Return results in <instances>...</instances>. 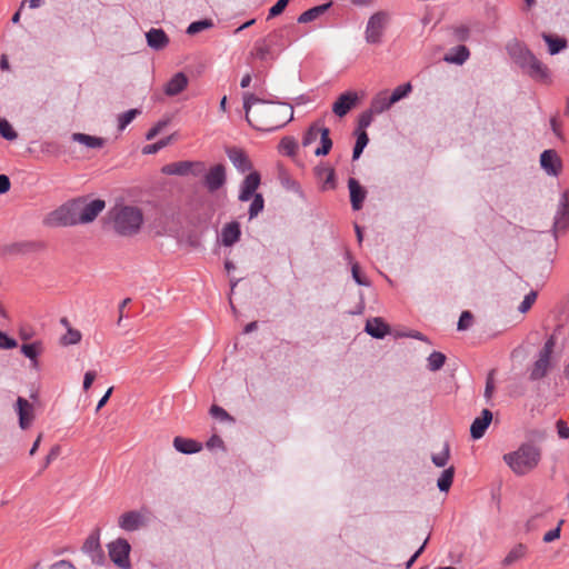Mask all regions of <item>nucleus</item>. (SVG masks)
Segmentation results:
<instances>
[{
	"label": "nucleus",
	"mask_w": 569,
	"mask_h": 569,
	"mask_svg": "<svg viewBox=\"0 0 569 569\" xmlns=\"http://www.w3.org/2000/svg\"><path fill=\"white\" fill-rule=\"evenodd\" d=\"M173 447L177 451L187 455L199 452L202 448L198 441L183 437H176L173 439Z\"/></svg>",
	"instance_id": "obj_27"
},
{
	"label": "nucleus",
	"mask_w": 569,
	"mask_h": 569,
	"mask_svg": "<svg viewBox=\"0 0 569 569\" xmlns=\"http://www.w3.org/2000/svg\"><path fill=\"white\" fill-rule=\"evenodd\" d=\"M510 54L513 60L519 64V67L523 70L533 61L536 56L523 44L516 42L510 48Z\"/></svg>",
	"instance_id": "obj_19"
},
{
	"label": "nucleus",
	"mask_w": 569,
	"mask_h": 569,
	"mask_svg": "<svg viewBox=\"0 0 569 569\" xmlns=\"http://www.w3.org/2000/svg\"><path fill=\"white\" fill-rule=\"evenodd\" d=\"M536 299H537V292L533 290L530 291L528 295L525 296L522 302L518 307L519 311L522 313L527 312L532 307Z\"/></svg>",
	"instance_id": "obj_53"
},
{
	"label": "nucleus",
	"mask_w": 569,
	"mask_h": 569,
	"mask_svg": "<svg viewBox=\"0 0 569 569\" xmlns=\"http://www.w3.org/2000/svg\"><path fill=\"white\" fill-rule=\"evenodd\" d=\"M350 202L353 210H360L367 196V191L355 178L348 180Z\"/></svg>",
	"instance_id": "obj_20"
},
{
	"label": "nucleus",
	"mask_w": 569,
	"mask_h": 569,
	"mask_svg": "<svg viewBox=\"0 0 569 569\" xmlns=\"http://www.w3.org/2000/svg\"><path fill=\"white\" fill-rule=\"evenodd\" d=\"M109 557L114 565L121 569H130L131 563L129 555L131 551L130 543L124 538H118L117 540L108 545Z\"/></svg>",
	"instance_id": "obj_6"
},
{
	"label": "nucleus",
	"mask_w": 569,
	"mask_h": 569,
	"mask_svg": "<svg viewBox=\"0 0 569 569\" xmlns=\"http://www.w3.org/2000/svg\"><path fill=\"white\" fill-rule=\"evenodd\" d=\"M540 164L541 168L553 177H558L562 169V162L558 153L548 149L545 150L540 156Z\"/></svg>",
	"instance_id": "obj_13"
},
{
	"label": "nucleus",
	"mask_w": 569,
	"mask_h": 569,
	"mask_svg": "<svg viewBox=\"0 0 569 569\" xmlns=\"http://www.w3.org/2000/svg\"><path fill=\"white\" fill-rule=\"evenodd\" d=\"M50 569H76L69 560H59L51 565Z\"/></svg>",
	"instance_id": "obj_64"
},
{
	"label": "nucleus",
	"mask_w": 569,
	"mask_h": 569,
	"mask_svg": "<svg viewBox=\"0 0 569 569\" xmlns=\"http://www.w3.org/2000/svg\"><path fill=\"white\" fill-rule=\"evenodd\" d=\"M532 79L541 82L549 81V69L537 57L525 70Z\"/></svg>",
	"instance_id": "obj_25"
},
{
	"label": "nucleus",
	"mask_w": 569,
	"mask_h": 569,
	"mask_svg": "<svg viewBox=\"0 0 569 569\" xmlns=\"http://www.w3.org/2000/svg\"><path fill=\"white\" fill-rule=\"evenodd\" d=\"M17 412L19 416L20 428H29L34 418L32 405L27 399L19 397L17 399Z\"/></svg>",
	"instance_id": "obj_18"
},
{
	"label": "nucleus",
	"mask_w": 569,
	"mask_h": 569,
	"mask_svg": "<svg viewBox=\"0 0 569 569\" xmlns=\"http://www.w3.org/2000/svg\"><path fill=\"white\" fill-rule=\"evenodd\" d=\"M249 207V219L256 218L264 208V200L261 193H257Z\"/></svg>",
	"instance_id": "obj_44"
},
{
	"label": "nucleus",
	"mask_w": 569,
	"mask_h": 569,
	"mask_svg": "<svg viewBox=\"0 0 569 569\" xmlns=\"http://www.w3.org/2000/svg\"><path fill=\"white\" fill-rule=\"evenodd\" d=\"M563 522H565L563 520H560L558 526L555 529L546 532L543 536V541L548 543V542H552V541L559 539L560 532H561V526L563 525Z\"/></svg>",
	"instance_id": "obj_59"
},
{
	"label": "nucleus",
	"mask_w": 569,
	"mask_h": 569,
	"mask_svg": "<svg viewBox=\"0 0 569 569\" xmlns=\"http://www.w3.org/2000/svg\"><path fill=\"white\" fill-rule=\"evenodd\" d=\"M321 146L315 150L316 156H326L330 152L332 148V140L330 138V130L328 128H322V133L320 137Z\"/></svg>",
	"instance_id": "obj_37"
},
{
	"label": "nucleus",
	"mask_w": 569,
	"mask_h": 569,
	"mask_svg": "<svg viewBox=\"0 0 569 569\" xmlns=\"http://www.w3.org/2000/svg\"><path fill=\"white\" fill-rule=\"evenodd\" d=\"M189 169L190 161H177L163 166L161 172L169 176H188Z\"/></svg>",
	"instance_id": "obj_33"
},
{
	"label": "nucleus",
	"mask_w": 569,
	"mask_h": 569,
	"mask_svg": "<svg viewBox=\"0 0 569 569\" xmlns=\"http://www.w3.org/2000/svg\"><path fill=\"white\" fill-rule=\"evenodd\" d=\"M106 202L101 199H94L89 203H84L82 199H80V209H79V222L80 223H89L92 222L99 213L104 209Z\"/></svg>",
	"instance_id": "obj_12"
},
{
	"label": "nucleus",
	"mask_w": 569,
	"mask_h": 569,
	"mask_svg": "<svg viewBox=\"0 0 569 569\" xmlns=\"http://www.w3.org/2000/svg\"><path fill=\"white\" fill-rule=\"evenodd\" d=\"M392 104L395 103L390 101L388 91H381L373 97L370 108L376 114H380L388 110Z\"/></svg>",
	"instance_id": "obj_30"
},
{
	"label": "nucleus",
	"mask_w": 569,
	"mask_h": 569,
	"mask_svg": "<svg viewBox=\"0 0 569 569\" xmlns=\"http://www.w3.org/2000/svg\"><path fill=\"white\" fill-rule=\"evenodd\" d=\"M148 46L154 50H162L169 43V38L162 29H150L147 33Z\"/></svg>",
	"instance_id": "obj_24"
},
{
	"label": "nucleus",
	"mask_w": 569,
	"mask_h": 569,
	"mask_svg": "<svg viewBox=\"0 0 569 569\" xmlns=\"http://www.w3.org/2000/svg\"><path fill=\"white\" fill-rule=\"evenodd\" d=\"M569 227V191L561 193L557 213L555 216L553 229L556 232L566 231Z\"/></svg>",
	"instance_id": "obj_11"
},
{
	"label": "nucleus",
	"mask_w": 569,
	"mask_h": 569,
	"mask_svg": "<svg viewBox=\"0 0 569 569\" xmlns=\"http://www.w3.org/2000/svg\"><path fill=\"white\" fill-rule=\"evenodd\" d=\"M81 332L77 329L68 328L67 333L61 338L63 346L77 345L81 340Z\"/></svg>",
	"instance_id": "obj_48"
},
{
	"label": "nucleus",
	"mask_w": 569,
	"mask_h": 569,
	"mask_svg": "<svg viewBox=\"0 0 569 569\" xmlns=\"http://www.w3.org/2000/svg\"><path fill=\"white\" fill-rule=\"evenodd\" d=\"M42 351V345L39 341L32 342V343H24L21 346V352L32 360L34 365H37V358Z\"/></svg>",
	"instance_id": "obj_38"
},
{
	"label": "nucleus",
	"mask_w": 569,
	"mask_h": 569,
	"mask_svg": "<svg viewBox=\"0 0 569 569\" xmlns=\"http://www.w3.org/2000/svg\"><path fill=\"white\" fill-rule=\"evenodd\" d=\"M112 230L121 237L136 236L143 224V212L137 206L118 203L108 212Z\"/></svg>",
	"instance_id": "obj_2"
},
{
	"label": "nucleus",
	"mask_w": 569,
	"mask_h": 569,
	"mask_svg": "<svg viewBox=\"0 0 569 569\" xmlns=\"http://www.w3.org/2000/svg\"><path fill=\"white\" fill-rule=\"evenodd\" d=\"M72 139L88 148H101L104 144V140L102 138L89 136L86 133H73Z\"/></svg>",
	"instance_id": "obj_36"
},
{
	"label": "nucleus",
	"mask_w": 569,
	"mask_h": 569,
	"mask_svg": "<svg viewBox=\"0 0 569 569\" xmlns=\"http://www.w3.org/2000/svg\"><path fill=\"white\" fill-rule=\"evenodd\" d=\"M450 34L452 41L455 42H463L467 41L470 37V29L465 24L452 26L450 28Z\"/></svg>",
	"instance_id": "obj_40"
},
{
	"label": "nucleus",
	"mask_w": 569,
	"mask_h": 569,
	"mask_svg": "<svg viewBox=\"0 0 569 569\" xmlns=\"http://www.w3.org/2000/svg\"><path fill=\"white\" fill-rule=\"evenodd\" d=\"M240 236L241 230L239 222H229L221 230V242L226 247H231L239 241Z\"/></svg>",
	"instance_id": "obj_22"
},
{
	"label": "nucleus",
	"mask_w": 569,
	"mask_h": 569,
	"mask_svg": "<svg viewBox=\"0 0 569 569\" xmlns=\"http://www.w3.org/2000/svg\"><path fill=\"white\" fill-rule=\"evenodd\" d=\"M0 136L9 141H13L18 138L17 131L12 128L10 122L4 119L0 118Z\"/></svg>",
	"instance_id": "obj_42"
},
{
	"label": "nucleus",
	"mask_w": 569,
	"mask_h": 569,
	"mask_svg": "<svg viewBox=\"0 0 569 569\" xmlns=\"http://www.w3.org/2000/svg\"><path fill=\"white\" fill-rule=\"evenodd\" d=\"M358 96L356 92L348 91L342 93L332 106L333 113L338 117L346 116L356 104Z\"/></svg>",
	"instance_id": "obj_17"
},
{
	"label": "nucleus",
	"mask_w": 569,
	"mask_h": 569,
	"mask_svg": "<svg viewBox=\"0 0 569 569\" xmlns=\"http://www.w3.org/2000/svg\"><path fill=\"white\" fill-rule=\"evenodd\" d=\"M315 173L317 178L323 179L322 189H333L336 187L335 182V170L327 166H318L315 169Z\"/></svg>",
	"instance_id": "obj_32"
},
{
	"label": "nucleus",
	"mask_w": 569,
	"mask_h": 569,
	"mask_svg": "<svg viewBox=\"0 0 569 569\" xmlns=\"http://www.w3.org/2000/svg\"><path fill=\"white\" fill-rule=\"evenodd\" d=\"M540 460L541 448L532 442H525L517 450L503 455V461L518 476L532 471Z\"/></svg>",
	"instance_id": "obj_3"
},
{
	"label": "nucleus",
	"mask_w": 569,
	"mask_h": 569,
	"mask_svg": "<svg viewBox=\"0 0 569 569\" xmlns=\"http://www.w3.org/2000/svg\"><path fill=\"white\" fill-rule=\"evenodd\" d=\"M387 18V13L383 11H378L369 18L365 31L366 41L368 43L378 44L381 42Z\"/></svg>",
	"instance_id": "obj_7"
},
{
	"label": "nucleus",
	"mask_w": 569,
	"mask_h": 569,
	"mask_svg": "<svg viewBox=\"0 0 569 569\" xmlns=\"http://www.w3.org/2000/svg\"><path fill=\"white\" fill-rule=\"evenodd\" d=\"M495 370H490L487 380H486V388H485V398L489 401L492 398L493 391H495Z\"/></svg>",
	"instance_id": "obj_52"
},
{
	"label": "nucleus",
	"mask_w": 569,
	"mask_h": 569,
	"mask_svg": "<svg viewBox=\"0 0 569 569\" xmlns=\"http://www.w3.org/2000/svg\"><path fill=\"white\" fill-rule=\"evenodd\" d=\"M492 421V412L489 409H483L481 415L477 417L470 427V435L472 439L477 440L485 436L488 427Z\"/></svg>",
	"instance_id": "obj_16"
},
{
	"label": "nucleus",
	"mask_w": 569,
	"mask_h": 569,
	"mask_svg": "<svg viewBox=\"0 0 569 569\" xmlns=\"http://www.w3.org/2000/svg\"><path fill=\"white\" fill-rule=\"evenodd\" d=\"M365 330L375 338H383L389 332V327L380 318H373L367 321Z\"/></svg>",
	"instance_id": "obj_29"
},
{
	"label": "nucleus",
	"mask_w": 569,
	"mask_h": 569,
	"mask_svg": "<svg viewBox=\"0 0 569 569\" xmlns=\"http://www.w3.org/2000/svg\"><path fill=\"white\" fill-rule=\"evenodd\" d=\"M227 156L232 162V164L242 173L249 171L252 167L248 156L243 152V150L239 148L228 149Z\"/></svg>",
	"instance_id": "obj_21"
},
{
	"label": "nucleus",
	"mask_w": 569,
	"mask_h": 569,
	"mask_svg": "<svg viewBox=\"0 0 569 569\" xmlns=\"http://www.w3.org/2000/svg\"><path fill=\"white\" fill-rule=\"evenodd\" d=\"M412 91V86L410 82L398 86L390 96V101L396 103L401 99L406 98Z\"/></svg>",
	"instance_id": "obj_46"
},
{
	"label": "nucleus",
	"mask_w": 569,
	"mask_h": 569,
	"mask_svg": "<svg viewBox=\"0 0 569 569\" xmlns=\"http://www.w3.org/2000/svg\"><path fill=\"white\" fill-rule=\"evenodd\" d=\"M556 345L555 338L551 336L539 351L538 359L532 365L529 379L531 381H538L545 378L551 367V355Z\"/></svg>",
	"instance_id": "obj_5"
},
{
	"label": "nucleus",
	"mask_w": 569,
	"mask_h": 569,
	"mask_svg": "<svg viewBox=\"0 0 569 569\" xmlns=\"http://www.w3.org/2000/svg\"><path fill=\"white\" fill-rule=\"evenodd\" d=\"M170 139L171 138L169 137V138H166V139H161L158 142H156V143L146 146L143 148V153L144 154H150V153L158 152L160 149L164 148L170 142Z\"/></svg>",
	"instance_id": "obj_56"
},
{
	"label": "nucleus",
	"mask_w": 569,
	"mask_h": 569,
	"mask_svg": "<svg viewBox=\"0 0 569 569\" xmlns=\"http://www.w3.org/2000/svg\"><path fill=\"white\" fill-rule=\"evenodd\" d=\"M543 40L548 43V50L550 54H557L567 47V40L565 38H555L551 34L542 33Z\"/></svg>",
	"instance_id": "obj_35"
},
{
	"label": "nucleus",
	"mask_w": 569,
	"mask_h": 569,
	"mask_svg": "<svg viewBox=\"0 0 569 569\" xmlns=\"http://www.w3.org/2000/svg\"><path fill=\"white\" fill-rule=\"evenodd\" d=\"M290 0H278L270 9L268 13V19L274 18L281 14L287 8Z\"/></svg>",
	"instance_id": "obj_54"
},
{
	"label": "nucleus",
	"mask_w": 569,
	"mask_h": 569,
	"mask_svg": "<svg viewBox=\"0 0 569 569\" xmlns=\"http://www.w3.org/2000/svg\"><path fill=\"white\" fill-rule=\"evenodd\" d=\"M226 181V168L221 163L212 166L203 176V184L211 193L222 188Z\"/></svg>",
	"instance_id": "obj_9"
},
{
	"label": "nucleus",
	"mask_w": 569,
	"mask_h": 569,
	"mask_svg": "<svg viewBox=\"0 0 569 569\" xmlns=\"http://www.w3.org/2000/svg\"><path fill=\"white\" fill-rule=\"evenodd\" d=\"M82 551L91 557L92 562L101 565L104 561V553L100 545V529H96L86 539Z\"/></svg>",
	"instance_id": "obj_10"
},
{
	"label": "nucleus",
	"mask_w": 569,
	"mask_h": 569,
	"mask_svg": "<svg viewBox=\"0 0 569 569\" xmlns=\"http://www.w3.org/2000/svg\"><path fill=\"white\" fill-rule=\"evenodd\" d=\"M80 199H73L48 213L43 223L48 227L76 226L79 222Z\"/></svg>",
	"instance_id": "obj_4"
},
{
	"label": "nucleus",
	"mask_w": 569,
	"mask_h": 569,
	"mask_svg": "<svg viewBox=\"0 0 569 569\" xmlns=\"http://www.w3.org/2000/svg\"><path fill=\"white\" fill-rule=\"evenodd\" d=\"M206 163L202 161H190L189 174L194 177L204 176L206 173Z\"/></svg>",
	"instance_id": "obj_58"
},
{
	"label": "nucleus",
	"mask_w": 569,
	"mask_h": 569,
	"mask_svg": "<svg viewBox=\"0 0 569 569\" xmlns=\"http://www.w3.org/2000/svg\"><path fill=\"white\" fill-rule=\"evenodd\" d=\"M470 57L469 49L463 46H457L452 48L443 58V60L448 63H455V64H463Z\"/></svg>",
	"instance_id": "obj_26"
},
{
	"label": "nucleus",
	"mask_w": 569,
	"mask_h": 569,
	"mask_svg": "<svg viewBox=\"0 0 569 569\" xmlns=\"http://www.w3.org/2000/svg\"><path fill=\"white\" fill-rule=\"evenodd\" d=\"M449 457H450L449 445H446L443 450L440 453L432 456V462L437 467H445L449 460Z\"/></svg>",
	"instance_id": "obj_51"
},
{
	"label": "nucleus",
	"mask_w": 569,
	"mask_h": 569,
	"mask_svg": "<svg viewBox=\"0 0 569 569\" xmlns=\"http://www.w3.org/2000/svg\"><path fill=\"white\" fill-rule=\"evenodd\" d=\"M446 359L447 358L442 352L433 351L427 359V367L430 371H438L443 367Z\"/></svg>",
	"instance_id": "obj_41"
},
{
	"label": "nucleus",
	"mask_w": 569,
	"mask_h": 569,
	"mask_svg": "<svg viewBox=\"0 0 569 569\" xmlns=\"http://www.w3.org/2000/svg\"><path fill=\"white\" fill-rule=\"evenodd\" d=\"M352 278L360 286H369V281L361 274L359 266L356 263L352 266Z\"/></svg>",
	"instance_id": "obj_62"
},
{
	"label": "nucleus",
	"mask_w": 569,
	"mask_h": 569,
	"mask_svg": "<svg viewBox=\"0 0 569 569\" xmlns=\"http://www.w3.org/2000/svg\"><path fill=\"white\" fill-rule=\"evenodd\" d=\"M139 113H140V110H138V109H130V110L121 113L118 119L119 130H123Z\"/></svg>",
	"instance_id": "obj_47"
},
{
	"label": "nucleus",
	"mask_w": 569,
	"mask_h": 569,
	"mask_svg": "<svg viewBox=\"0 0 569 569\" xmlns=\"http://www.w3.org/2000/svg\"><path fill=\"white\" fill-rule=\"evenodd\" d=\"M557 431H558V436L561 439H568L569 438V427L566 425V422L563 420H558L557 421Z\"/></svg>",
	"instance_id": "obj_63"
},
{
	"label": "nucleus",
	"mask_w": 569,
	"mask_h": 569,
	"mask_svg": "<svg viewBox=\"0 0 569 569\" xmlns=\"http://www.w3.org/2000/svg\"><path fill=\"white\" fill-rule=\"evenodd\" d=\"M60 451H61V448L60 446L56 445L53 446L49 453L47 455L46 459H44V463H43V467H42V470H44L46 468L49 467V465L56 460L58 458V456L60 455Z\"/></svg>",
	"instance_id": "obj_61"
},
{
	"label": "nucleus",
	"mask_w": 569,
	"mask_h": 569,
	"mask_svg": "<svg viewBox=\"0 0 569 569\" xmlns=\"http://www.w3.org/2000/svg\"><path fill=\"white\" fill-rule=\"evenodd\" d=\"M211 27H213V21L211 19L194 21L189 24L187 33L193 36Z\"/></svg>",
	"instance_id": "obj_45"
},
{
	"label": "nucleus",
	"mask_w": 569,
	"mask_h": 569,
	"mask_svg": "<svg viewBox=\"0 0 569 569\" xmlns=\"http://www.w3.org/2000/svg\"><path fill=\"white\" fill-rule=\"evenodd\" d=\"M527 553H528V547L525 543H517L507 553V556L502 560L501 565L503 567H510L513 563L526 558Z\"/></svg>",
	"instance_id": "obj_28"
},
{
	"label": "nucleus",
	"mask_w": 569,
	"mask_h": 569,
	"mask_svg": "<svg viewBox=\"0 0 569 569\" xmlns=\"http://www.w3.org/2000/svg\"><path fill=\"white\" fill-rule=\"evenodd\" d=\"M242 99L246 120L256 130L271 132L293 119V108L288 103H270L251 92H244Z\"/></svg>",
	"instance_id": "obj_1"
},
{
	"label": "nucleus",
	"mask_w": 569,
	"mask_h": 569,
	"mask_svg": "<svg viewBox=\"0 0 569 569\" xmlns=\"http://www.w3.org/2000/svg\"><path fill=\"white\" fill-rule=\"evenodd\" d=\"M321 133H322V128L318 127L317 124L310 126L309 129L307 130V132L305 133L303 138H302V144L305 147L310 146L318 138L321 137Z\"/></svg>",
	"instance_id": "obj_43"
},
{
	"label": "nucleus",
	"mask_w": 569,
	"mask_h": 569,
	"mask_svg": "<svg viewBox=\"0 0 569 569\" xmlns=\"http://www.w3.org/2000/svg\"><path fill=\"white\" fill-rule=\"evenodd\" d=\"M260 186V173L257 171L250 172L240 186L239 200L241 202L249 201L256 193Z\"/></svg>",
	"instance_id": "obj_14"
},
{
	"label": "nucleus",
	"mask_w": 569,
	"mask_h": 569,
	"mask_svg": "<svg viewBox=\"0 0 569 569\" xmlns=\"http://www.w3.org/2000/svg\"><path fill=\"white\" fill-rule=\"evenodd\" d=\"M281 184L287 189L295 192H300L301 188L298 181L289 177L286 172L280 174Z\"/></svg>",
	"instance_id": "obj_49"
},
{
	"label": "nucleus",
	"mask_w": 569,
	"mask_h": 569,
	"mask_svg": "<svg viewBox=\"0 0 569 569\" xmlns=\"http://www.w3.org/2000/svg\"><path fill=\"white\" fill-rule=\"evenodd\" d=\"M18 346L17 340L9 337L6 332L0 330V349L9 350Z\"/></svg>",
	"instance_id": "obj_55"
},
{
	"label": "nucleus",
	"mask_w": 569,
	"mask_h": 569,
	"mask_svg": "<svg viewBox=\"0 0 569 569\" xmlns=\"http://www.w3.org/2000/svg\"><path fill=\"white\" fill-rule=\"evenodd\" d=\"M146 520L141 512L131 510L122 513L118 519V525L122 530L134 531L144 526Z\"/></svg>",
	"instance_id": "obj_15"
},
{
	"label": "nucleus",
	"mask_w": 569,
	"mask_h": 569,
	"mask_svg": "<svg viewBox=\"0 0 569 569\" xmlns=\"http://www.w3.org/2000/svg\"><path fill=\"white\" fill-rule=\"evenodd\" d=\"M331 6H332V2L329 1L327 3L310 8L308 10H306L305 12H302L298 17V22L299 23L311 22V21L316 20L317 18H319L321 14H323Z\"/></svg>",
	"instance_id": "obj_31"
},
{
	"label": "nucleus",
	"mask_w": 569,
	"mask_h": 569,
	"mask_svg": "<svg viewBox=\"0 0 569 569\" xmlns=\"http://www.w3.org/2000/svg\"><path fill=\"white\" fill-rule=\"evenodd\" d=\"M278 149L280 153L293 158L298 151V142L293 137H283Z\"/></svg>",
	"instance_id": "obj_34"
},
{
	"label": "nucleus",
	"mask_w": 569,
	"mask_h": 569,
	"mask_svg": "<svg viewBox=\"0 0 569 569\" xmlns=\"http://www.w3.org/2000/svg\"><path fill=\"white\" fill-rule=\"evenodd\" d=\"M472 321H473L472 313L468 310L462 311L460 315L459 321H458V326H457L458 330L463 331V330L469 329L472 325Z\"/></svg>",
	"instance_id": "obj_50"
},
{
	"label": "nucleus",
	"mask_w": 569,
	"mask_h": 569,
	"mask_svg": "<svg viewBox=\"0 0 569 569\" xmlns=\"http://www.w3.org/2000/svg\"><path fill=\"white\" fill-rule=\"evenodd\" d=\"M455 476V468L449 467L448 469L443 470L441 476L438 479L437 486L440 491H448L452 485Z\"/></svg>",
	"instance_id": "obj_39"
},
{
	"label": "nucleus",
	"mask_w": 569,
	"mask_h": 569,
	"mask_svg": "<svg viewBox=\"0 0 569 569\" xmlns=\"http://www.w3.org/2000/svg\"><path fill=\"white\" fill-rule=\"evenodd\" d=\"M210 415L214 418H219L221 420H232L230 415L221 407L213 405L210 408Z\"/></svg>",
	"instance_id": "obj_60"
},
{
	"label": "nucleus",
	"mask_w": 569,
	"mask_h": 569,
	"mask_svg": "<svg viewBox=\"0 0 569 569\" xmlns=\"http://www.w3.org/2000/svg\"><path fill=\"white\" fill-rule=\"evenodd\" d=\"M188 86V78L183 72L176 73L166 84L164 93L173 97L182 92Z\"/></svg>",
	"instance_id": "obj_23"
},
{
	"label": "nucleus",
	"mask_w": 569,
	"mask_h": 569,
	"mask_svg": "<svg viewBox=\"0 0 569 569\" xmlns=\"http://www.w3.org/2000/svg\"><path fill=\"white\" fill-rule=\"evenodd\" d=\"M373 114H376L371 108L365 112H362L359 117V129L365 130L372 122Z\"/></svg>",
	"instance_id": "obj_57"
},
{
	"label": "nucleus",
	"mask_w": 569,
	"mask_h": 569,
	"mask_svg": "<svg viewBox=\"0 0 569 569\" xmlns=\"http://www.w3.org/2000/svg\"><path fill=\"white\" fill-rule=\"evenodd\" d=\"M281 31H272L266 38L256 41L252 54L259 60H267L273 58V47L282 39Z\"/></svg>",
	"instance_id": "obj_8"
}]
</instances>
